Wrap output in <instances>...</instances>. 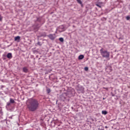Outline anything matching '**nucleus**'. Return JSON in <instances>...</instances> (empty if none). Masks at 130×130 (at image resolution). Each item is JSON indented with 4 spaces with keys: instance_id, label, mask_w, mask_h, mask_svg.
Segmentation results:
<instances>
[{
    "instance_id": "1",
    "label": "nucleus",
    "mask_w": 130,
    "mask_h": 130,
    "mask_svg": "<svg viewBox=\"0 0 130 130\" xmlns=\"http://www.w3.org/2000/svg\"><path fill=\"white\" fill-rule=\"evenodd\" d=\"M26 106L29 111H36L39 107V103L37 100L30 99L27 101Z\"/></svg>"
},
{
    "instance_id": "2",
    "label": "nucleus",
    "mask_w": 130,
    "mask_h": 130,
    "mask_svg": "<svg viewBox=\"0 0 130 130\" xmlns=\"http://www.w3.org/2000/svg\"><path fill=\"white\" fill-rule=\"evenodd\" d=\"M100 52L101 55L103 57H105V58H108L109 60V56H110V52H108L106 50H104L103 48H102L100 50Z\"/></svg>"
},
{
    "instance_id": "3",
    "label": "nucleus",
    "mask_w": 130,
    "mask_h": 130,
    "mask_svg": "<svg viewBox=\"0 0 130 130\" xmlns=\"http://www.w3.org/2000/svg\"><path fill=\"white\" fill-rule=\"evenodd\" d=\"M51 40H54L55 39V38L56 37L55 36V34H50L47 36Z\"/></svg>"
},
{
    "instance_id": "4",
    "label": "nucleus",
    "mask_w": 130,
    "mask_h": 130,
    "mask_svg": "<svg viewBox=\"0 0 130 130\" xmlns=\"http://www.w3.org/2000/svg\"><path fill=\"white\" fill-rule=\"evenodd\" d=\"M101 5H103V2H99L95 4V6L99 8H101Z\"/></svg>"
},
{
    "instance_id": "5",
    "label": "nucleus",
    "mask_w": 130,
    "mask_h": 130,
    "mask_svg": "<svg viewBox=\"0 0 130 130\" xmlns=\"http://www.w3.org/2000/svg\"><path fill=\"white\" fill-rule=\"evenodd\" d=\"M7 57L9 58V59H11L12 58V57H13V56L12 55V53H9L7 55Z\"/></svg>"
},
{
    "instance_id": "6",
    "label": "nucleus",
    "mask_w": 130,
    "mask_h": 130,
    "mask_svg": "<svg viewBox=\"0 0 130 130\" xmlns=\"http://www.w3.org/2000/svg\"><path fill=\"white\" fill-rule=\"evenodd\" d=\"M22 70L24 73H28V69H27V67H24Z\"/></svg>"
},
{
    "instance_id": "7",
    "label": "nucleus",
    "mask_w": 130,
    "mask_h": 130,
    "mask_svg": "<svg viewBox=\"0 0 130 130\" xmlns=\"http://www.w3.org/2000/svg\"><path fill=\"white\" fill-rule=\"evenodd\" d=\"M20 39H21V37H20V36L15 37V38H14L15 41H17L18 40H20Z\"/></svg>"
},
{
    "instance_id": "8",
    "label": "nucleus",
    "mask_w": 130,
    "mask_h": 130,
    "mask_svg": "<svg viewBox=\"0 0 130 130\" xmlns=\"http://www.w3.org/2000/svg\"><path fill=\"white\" fill-rule=\"evenodd\" d=\"M77 3L79 4V5H81L82 8H83V3H82V1L81 0H76Z\"/></svg>"
},
{
    "instance_id": "9",
    "label": "nucleus",
    "mask_w": 130,
    "mask_h": 130,
    "mask_svg": "<svg viewBox=\"0 0 130 130\" xmlns=\"http://www.w3.org/2000/svg\"><path fill=\"white\" fill-rule=\"evenodd\" d=\"M84 58V55H80L78 57V59H83Z\"/></svg>"
},
{
    "instance_id": "10",
    "label": "nucleus",
    "mask_w": 130,
    "mask_h": 130,
    "mask_svg": "<svg viewBox=\"0 0 130 130\" xmlns=\"http://www.w3.org/2000/svg\"><path fill=\"white\" fill-rule=\"evenodd\" d=\"M102 114H104V115H106V114H107V111H102Z\"/></svg>"
},
{
    "instance_id": "11",
    "label": "nucleus",
    "mask_w": 130,
    "mask_h": 130,
    "mask_svg": "<svg viewBox=\"0 0 130 130\" xmlns=\"http://www.w3.org/2000/svg\"><path fill=\"white\" fill-rule=\"evenodd\" d=\"M50 92H51V90H50V88H47V92L48 93V94H49V93H50Z\"/></svg>"
},
{
    "instance_id": "12",
    "label": "nucleus",
    "mask_w": 130,
    "mask_h": 130,
    "mask_svg": "<svg viewBox=\"0 0 130 130\" xmlns=\"http://www.w3.org/2000/svg\"><path fill=\"white\" fill-rule=\"evenodd\" d=\"M10 103H15V101L13 99H10Z\"/></svg>"
},
{
    "instance_id": "13",
    "label": "nucleus",
    "mask_w": 130,
    "mask_h": 130,
    "mask_svg": "<svg viewBox=\"0 0 130 130\" xmlns=\"http://www.w3.org/2000/svg\"><path fill=\"white\" fill-rule=\"evenodd\" d=\"M59 41H60L61 42H63V38H60L59 39Z\"/></svg>"
},
{
    "instance_id": "14",
    "label": "nucleus",
    "mask_w": 130,
    "mask_h": 130,
    "mask_svg": "<svg viewBox=\"0 0 130 130\" xmlns=\"http://www.w3.org/2000/svg\"><path fill=\"white\" fill-rule=\"evenodd\" d=\"M126 19L127 20H130V17L129 16H127L126 17Z\"/></svg>"
},
{
    "instance_id": "15",
    "label": "nucleus",
    "mask_w": 130,
    "mask_h": 130,
    "mask_svg": "<svg viewBox=\"0 0 130 130\" xmlns=\"http://www.w3.org/2000/svg\"><path fill=\"white\" fill-rule=\"evenodd\" d=\"M0 21H3V16H2L1 15H0Z\"/></svg>"
},
{
    "instance_id": "16",
    "label": "nucleus",
    "mask_w": 130,
    "mask_h": 130,
    "mask_svg": "<svg viewBox=\"0 0 130 130\" xmlns=\"http://www.w3.org/2000/svg\"><path fill=\"white\" fill-rule=\"evenodd\" d=\"M84 70H85V71H87L89 70V68H88V67H85V68H84Z\"/></svg>"
},
{
    "instance_id": "17",
    "label": "nucleus",
    "mask_w": 130,
    "mask_h": 130,
    "mask_svg": "<svg viewBox=\"0 0 130 130\" xmlns=\"http://www.w3.org/2000/svg\"><path fill=\"white\" fill-rule=\"evenodd\" d=\"M103 89H105V90L108 91V87H103Z\"/></svg>"
},
{
    "instance_id": "18",
    "label": "nucleus",
    "mask_w": 130,
    "mask_h": 130,
    "mask_svg": "<svg viewBox=\"0 0 130 130\" xmlns=\"http://www.w3.org/2000/svg\"><path fill=\"white\" fill-rule=\"evenodd\" d=\"M11 105V103H7V106H10Z\"/></svg>"
}]
</instances>
